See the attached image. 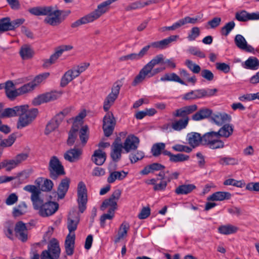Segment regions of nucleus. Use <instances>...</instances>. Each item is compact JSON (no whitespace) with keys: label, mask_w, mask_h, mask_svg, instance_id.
I'll return each instance as SVG.
<instances>
[{"label":"nucleus","mask_w":259,"mask_h":259,"mask_svg":"<svg viewBox=\"0 0 259 259\" xmlns=\"http://www.w3.org/2000/svg\"><path fill=\"white\" fill-rule=\"evenodd\" d=\"M114 216V208H109L108 213L103 214L100 218L101 226L103 228L105 226L106 220H112Z\"/></svg>","instance_id":"nucleus-54"},{"label":"nucleus","mask_w":259,"mask_h":259,"mask_svg":"<svg viewBox=\"0 0 259 259\" xmlns=\"http://www.w3.org/2000/svg\"><path fill=\"white\" fill-rule=\"evenodd\" d=\"M236 46L241 50L247 52H253L254 48L248 45L245 38L241 34H237L234 39Z\"/></svg>","instance_id":"nucleus-24"},{"label":"nucleus","mask_w":259,"mask_h":259,"mask_svg":"<svg viewBox=\"0 0 259 259\" xmlns=\"http://www.w3.org/2000/svg\"><path fill=\"white\" fill-rule=\"evenodd\" d=\"M163 55L162 54H159L155 56L150 62L146 64L144 67L150 72H151L154 67L161 63L163 61Z\"/></svg>","instance_id":"nucleus-43"},{"label":"nucleus","mask_w":259,"mask_h":259,"mask_svg":"<svg viewBox=\"0 0 259 259\" xmlns=\"http://www.w3.org/2000/svg\"><path fill=\"white\" fill-rule=\"evenodd\" d=\"M200 35V30L198 27H194L190 30L188 35V39L190 41L194 40Z\"/></svg>","instance_id":"nucleus-62"},{"label":"nucleus","mask_w":259,"mask_h":259,"mask_svg":"<svg viewBox=\"0 0 259 259\" xmlns=\"http://www.w3.org/2000/svg\"><path fill=\"white\" fill-rule=\"evenodd\" d=\"M77 127L75 128L72 127L69 134V136L67 140L68 145H72L73 144L77 136Z\"/></svg>","instance_id":"nucleus-61"},{"label":"nucleus","mask_w":259,"mask_h":259,"mask_svg":"<svg viewBox=\"0 0 259 259\" xmlns=\"http://www.w3.org/2000/svg\"><path fill=\"white\" fill-rule=\"evenodd\" d=\"M23 189L31 193L30 199L32 203V205H35L36 206L37 203L39 202V199L40 198V191L38 187L34 185H28L25 186Z\"/></svg>","instance_id":"nucleus-23"},{"label":"nucleus","mask_w":259,"mask_h":259,"mask_svg":"<svg viewBox=\"0 0 259 259\" xmlns=\"http://www.w3.org/2000/svg\"><path fill=\"white\" fill-rule=\"evenodd\" d=\"M185 64L194 73H199L201 71L200 67L190 60H186Z\"/></svg>","instance_id":"nucleus-53"},{"label":"nucleus","mask_w":259,"mask_h":259,"mask_svg":"<svg viewBox=\"0 0 259 259\" xmlns=\"http://www.w3.org/2000/svg\"><path fill=\"white\" fill-rule=\"evenodd\" d=\"M69 179L66 178L63 179L58 186L57 193L56 192L53 193L54 196L56 197L57 194L58 200L64 198L69 189Z\"/></svg>","instance_id":"nucleus-22"},{"label":"nucleus","mask_w":259,"mask_h":259,"mask_svg":"<svg viewBox=\"0 0 259 259\" xmlns=\"http://www.w3.org/2000/svg\"><path fill=\"white\" fill-rule=\"evenodd\" d=\"M61 94L57 92H51L41 94L35 98L32 101L34 105H39L42 103L54 101L58 99Z\"/></svg>","instance_id":"nucleus-13"},{"label":"nucleus","mask_w":259,"mask_h":259,"mask_svg":"<svg viewBox=\"0 0 259 259\" xmlns=\"http://www.w3.org/2000/svg\"><path fill=\"white\" fill-rule=\"evenodd\" d=\"M75 235L74 233H69L65 241V248L66 254L71 255L74 252Z\"/></svg>","instance_id":"nucleus-30"},{"label":"nucleus","mask_w":259,"mask_h":259,"mask_svg":"<svg viewBox=\"0 0 259 259\" xmlns=\"http://www.w3.org/2000/svg\"><path fill=\"white\" fill-rule=\"evenodd\" d=\"M149 73H150V72L144 66L135 77L132 82V85L136 86L141 83L146 77H149Z\"/></svg>","instance_id":"nucleus-37"},{"label":"nucleus","mask_w":259,"mask_h":259,"mask_svg":"<svg viewBox=\"0 0 259 259\" xmlns=\"http://www.w3.org/2000/svg\"><path fill=\"white\" fill-rule=\"evenodd\" d=\"M79 222V219L77 217H73L70 215L67 220V228L69 233H74L73 232L77 229V224Z\"/></svg>","instance_id":"nucleus-45"},{"label":"nucleus","mask_w":259,"mask_h":259,"mask_svg":"<svg viewBox=\"0 0 259 259\" xmlns=\"http://www.w3.org/2000/svg\"><path fill=\"white\" fill-rule=\"evenodd\" d=\"M231 195L229 192L219 191L213 193L207 198L209 201H223L229 199Z\"/></svg>","instance_id":"nucleus-35"},{"label":"nucleus","mask_w":259,"mask_h":259,"mask_svg":"<svg viewBox=\"0 0 259 259\" xmlns=\"http://www.w3.org/2000/svg\"><path fill=\"white\" fill-rule=\"evenodd\" d=\"M45 250L48 251V252L51 255H54L55 257L59 258L61 249L58 241L55 238L52 239L48 244V249Z\"/></svg>","instance_id":"nucleus-32"},{"label":"nucleus","mask_w":259,"mask_h":259,"mask_svg":"<svg viewBox=\"0 0 259 259\" xmlns=\"http://www.w3.org/2000/svg\"><path fill=\"white\" fill-rule=\"evenodd\" d=\"M202 17L203 15H202L201 16H198L194 18H191L190 17L187 16L183 19L179 20V23L180 24V27L187 23L195 24L198 21H201L200 20L202 19Z\"/></svg>","instance_id":"nucleus-47"},{"label":"nucleus","mask_w":259,"mask_h":259,"mask_svg":"<svg viewBox=\"0 0 259 259\" xmlns=\"http://www.w3.org/2000/svg\"><path fill=\"white\" fill-rule=\"evenodd\" d=\"M113 3V0H107L98 5L96 9L88 14L92 21L93 22L107 12L109 10L110 5Z\"/></svg>","instance_id":"nucleus-11"},{"label":"nucleus","mask_w":259,"mask_h":259,"mask_svg":"<svg viewBox=\"0 0 259 259\" xmlns=\"http://www.w3.org/2000/svg\"><path fill=\"white\" fill-rule=\"evenodd\" d=\"M11 19L9 17H5L0 19V33L12 30Z\"/></svg>","instance_id":"nucleus-46"},{"label":"nucleus","mask_w":259,"mask_h":259,"mask_svg":"<svg viewBox=\"0 0 259 259\" xmlns=\"http://www.w3.org/2000/svg\"><path fill=\"white\" fill-rule=\"evenodd\" d=\"M82 154L80 149L73 148L66 151L64 155V159L70 162L77 161L80 159Z\"/></svg>","instance_id":"nucleus-28"},{"label":"nucleus","mask_w":259,"mask_h":259,"mask_svg":"<svg viewBox=\"0 0 259 259\" xmlns=\"http://www.w3.org/2000/svg\"><path fill=\"white\" fill-rule=\"evenodd\" d=\"M219 163L222 165H236L238 163V160L233 157H224L220 158Z\"/></svg>","instance_id":"nucleus-55"},{"label":"nucleus","mask_w":259,"mask_h":259,"mask_svg":"<svg viewBox=\"0 0 259 259\" xmlns=\"http://www.w3.org/2000/svg\"><path fill=\"white\" fill-rule=\"evenodd\" d=\"M202 136L196 132H191L187 135L188 143L193 148L198 146L200 144H202Z\"/></svg>","instance_id":"nucleus-29"},{"label":"nucleus","mask_w":259,"mask_h":259,"mask_svg":"<svg viewBox=\"0 0 259 259\" xmlns=\"http://www.w3.org/2000/svg\"><path fill=\"white\" fill-rule=\"evenodd\" d=\"M235 24L234 21H230L226 24V25L222 27L221 32L223 35L227 36L232 29H234Z\"/></svg>","instance_id":"nucleus-60"},{"label":"nucleus","mask_w":259,"mask_h":259,"mask_svg":"<svg viewBox=\"0 0 259 259\" xmlns=\"http://www.w3.org/2000/svg\"><path fill=\"white\" fill-rule=\"evenodd\" d=\"M28 108L27 105L17 106L13 108L5 109L1 115V117H10L19 115L24 112Z\"/></svg>","instance_id":"nucleus-19"},{"label":"nucleus","mask_w":259,"mask_h":259,"mask_svg":"<svg viewBox=\"0 0 259 259\" xmlns=\"http://www.w3.org/2000/svg\"><path fill=\"white\" fill-rule=\"evenodd\" d=\"M29 12L35 16H45L44 22L52 26L58 25L64 20L61 17L62 11L51 6L34 7L30 9Z\"/></svg>","instance_id":"nucleus-1"},{"label":"nucleus","mask_w":259,"mask_h":259,"mask_svg":"<svg viewBox=\"0 0 259 259\" xmlns=\"http://www.w3.org/2000/svg\"><path fill=\"white\" fill-rule=\"evenodd\" d=\"M130 226L128 223L123 222L121 224L119 229L117 236L114 239L115 243H118L120 240L126 237Z\"/></svg>","instance_id":"nucleus-36"},{"label":"nucleus","mask_w":259,"mask_h":259,"mask_svg":"<svg viewBox=\"0 0 259 259\" xmlns=\"http://www.w3.org/2000/svg\"><path fill=\"white\" fill-rule=\"evenodd\" d=\"M63 115L58 114L47 124L46 128V134H49L57 128L62 121Z\"/></svg>","instance_id":"nucleus-31"},{"label":"nucleus","mask_w":259,"mask_h":259,"mask_svg":"<svg viewBox=\"0 0 259 259\" xmlns=\"http://www.w3.org/2000/svg\"><path fill=\"white\" fill-rule=\"evenodd\" d=\"M89 65L90 64L89 63H83L68 70L61 78V86L62 87H65L69 82L78 76L81 73L84 71Z\"/></svg>","instance_id":"nucleus-4"},{"label":"nucleus","mask_w":259,"mask_h":259,"mask_svg":"<svg viewBox=\"0 0 259 259\" xmlns=\"http://www.w3.org/2000/svg\"><path fill=\"white\" fill-rule=\"evenodd\" d=\"M245 65L247 69L256 70L259 67V61L255 57H250L245 62Z\"/></svg>","instance_id":"nucleus-48"},{"label":"nucleus","mask_w":259,"mask_h":259,"mask_svg":"<svg viewBox=\"0 0 259 259\" xmlns=\"http://www.w3.org/2000/svg\"><path fill=\"white\" fill-rule=\"evenodd\" d=\"M234 131V126L231 124H225L220 128L218 133L220 137L228 138Z\"/></svg>","instance_id":"nucleus-39"},{"label":"nucleus","mask_w":259,"mask_h":259,"mask_svg":"<svg viewBox=\"0 0 259 259\" xmlns=\"http://www.w3.org/2000/svg\"><path fill=\"white\" fill-rule=\"evenodd\" d=\"M144 157V153L141 151H138L136 153H132L129 156L131 163H134L142 159Z\"/></svg>","instance_id":"nucleus-58"},{"label":"nucleus","mask_w":259,"mask_h":259,"mask_svg":"<svg viewBox=\"0 0 259 259\" xmlns=\"http://www.w3.org/2000/svg\"><path fill=\"white\" fill-rule=\"evenodd\" d=\"M111 157L112 159L115 161H118L121 157L122 150L123 149V145L119 137L115 139L111 147Z\"/></svg>","instance_id":"nucleus-16"},{"label":"nucleus","mask_w":259,"mask_h":259,"mask_svg":"<svg viewBox=\"0 0 259 259\" xmlns=\"http://www.w3.org/2000/svg\"><path fill=\"white\" fill-rule=\"evenodd\" d=\"M35 89L34 86L31 82L26 83L21 87L18 88L20 95H23L33 91Z\"/></svg>","instance_id":"nucleus-59"},{"label":"nucleus","mask_w":259,"mask_h":259,"mask_svg":"<svg viewBox=\"0 0 259 259\" xmlns=\"http://www.w3.org/2000/svg\"><path fill=\"white\" fill-rule=\"evenodd\" d=\"M121 194V192L119 189L115 190L108 199L103 201L101 209L104 210L107 207L110 206V208H114V211H115L116 208L117 201L119 199Z\"/></svg>","instance_id":"nucleus-15"},{"label":"nucleus","mask_w":259,"mask_h":259,"mask_svg":"<svg viewBox=\"0 0 259 259\" xmlns=\"http://www.w3.org/2000/svg\"><path fill=\"white\" fill-rule=\"evenodd\" d=\"M216 89H202L191 91L184 95L183 99L185 100H195L198 99L210 97L215 94Z\"/></svg>","instance_id":"nucleus-6"},{"label":"nucleus","mask_w":259,"mask_h":259,"mask_svg":"<svg viewBox=\"0 0 259 259\" xmlns=\"http://www.w3.org/2000/svg\"><path fill=\"white\" fill-rule=\"evenodd\" d=\"M77 196L79 210L81 213H83L86 209L88 198L86 186L82 182H80L78 184Z\"/></svg>","instance_id":"nucleus-10"},{"label":"nucleus","mask_w":259,"mask_h":259,"mask_svg":"<svg viewBox=\"0 0 259 259\" xmlns=\"http://www.w3.org/2000/svg\"><path fill=\"white\" fill-rule=\"evenodd\" d=\"M16 139V137L14 134L10 135L7 139L2 140L1 146L10 147L12 146Z\"/></svg>","instance_id":"nucleus-64"},{"label":"nucleus","mask_w":259,"mask_h":259,"mask_svg":"<svg viewBox=\"0 0 259 259\" xmlns=\"http://www.w3.org/2000/svg\"><path fill=\"white\" fill-rule=\"evenodd\" d=\"M92 22V21L91 19H90L89 15L88 14L85 16L81 18L80 19L77 20V21H75L73 23H72L71 26L72 28H76L81 25L85 24Z\"/></svg>","instance_id":"nucleus-56"},{"label":"nucleus","mask_w":259,"mask_h":259,"mask_svg":"<svg viewBox=\"0 0 259 259\" xmlns=\"http://www.w3.org/2000/svg\"><path fill=\"white\" fill-rule=\"evenodd\" d=\"M33 207L35 210L38 211L39 215L47 217L53 215L57 211L59 208V204L52 201L44 203L43 199L40 198L36 206L33 205Z\"/></svg>","instance_id":"nucleus-3"},{"label":"nucleus","mask_w":259,"mask_h":259,"mask_svg":"<svg viewBox=\"0 0 259 259\" xmlns=\"http://www.w3.org/2000/svg\"><path fill=\"white\" fill-rule=\"evenodd\" d=\"M150 48V45L143 47L138 53H131L127 55L121 56L119 60L120 61H138L141 59L147 54Z\"/></svg>","instance_id":"nucleus-18"},{"label":"nucleus","mask_w":259,"mask_h":259,"mask_svg":"<svg viewBox=\"0 0 259 259\" xmlns=\"http://www.w3.org/2000/svg\"><path fill=\"white\" fill-rule=\"evenodd\" d=\"M238 230V227L232 225H222L219 227V232L224 235L235 233Z\"/></svg>","instance_id":"nucleus-44"},{"label":"nucleus","mask_w":259,"mask_h":259,"mask_svg":"<svg viewBox=\"0 0 259 259\" xmlns=\"http://www.w3.org/2000/svg\"><path fill=\"white\" fill-rule=\"evenodd\" d=\"M17 166L14 159L5 160L0 163V168H5L6 170L8 171H11L12 169Z\"/></svg>","instance_id":"nucleus-49"},{"label":"nucleus","mask_w":259,"mask_h":259,"mask_svg":"<svg viewBox=\"0 0 259 259\" xmlns=\"http://www.w3.org/2000/svg\"><path fill=\"white\" fill-rule=\"evenodd\" d=\"M15 232L17 237L22 241L25 242L27 240V230L22 222L20 221L16 224Z\"/></svg>","instance_id":"nucleus-25"},{"label":"nucleus","mask_w":259,"mask_h":259,"mask_svg":"<svg viewBox=\"0 0 259 259\" xmlns=\"http://www.w3.org/2000/svg\"><path fill=\"white\" fill-rule=\"evenodd\" d=\"M116 121L112 113L107 112L103 118V129L106 137H109L113 133Z\"/></svg>","instance_id":"nucleus-12"},{"label":"nucleus","mask_w":259,"mask_h":259,"mask_svg":"<svg viewBox=\"0 0 259 259\" xmlns=\"http://www.w3.org/2000/svg\"><path fill=\"white\" fill-rule=\"evenodd\" d=\"M106 155L105 152L100 149L94 151L92 156V160L97 165H102L105 161Z\"/></svg>","instance_id":"nucleus-34"},{"label":"nucleus","mask_w":259,"mask_h":259,"mask_svg":"<svg viewBox=\"0 0 259 259\" xmlns=\"http://www.w3.org/2000/svg\"><path fill=\"white\" fill-rule=\"evenodd\" d=\"M189 158L190 157L189 155L182 153H178L177 154H174L172 157L171 158L170 161L175 163L184 162L188 160Z\"/></svg>","instance_id":"nucleus-57"},{"label":"nucleus","mask_w":259,"mask_h":259,"mask_svg":"<svg viewBox=\"0 0 259 259\" xmlns=\"http://www.w3.org/2000/svg\"><path fill=\"white\" fill-rule=\"evenodd\" d=\"M211 120L218 125H222L231 120V116L224 112H218L211 116Z\"/></svg>","instance_id":"nucleus-21"},{"label":"nucleus","mask_w":259,"mask_h":259,"mask_svg":"<svg viewBox=\"0 0 259 259\" xmlns=\"http://www.w3.org/2000/svg\"><path fill=\"white\" fill-rule=\"evenodd\" d=\"M50 75L49 72H45L37 75L31 81L35 88L43 82Z\"/></svg>","instance_id":"nucleus-50"},{"label":"nucleus","mask_w":259,"mask_h":259,"mask_svg":"<svg viewBox=\"0 0 259 259\" xmlns=\"http://www.w3.org/2000/svg\"><path fill=\"white\" fill-rule=\"evenodd\" d=\"M19 53L22 59L27 60L33 57L34 51L29 45H24L21 47Z\"/></svg>","instance_id":"nucleus-38"},{"label":"nucleus","mask_w":259,"mask_h":259,"mask_svg":"<svg viewBox=\"0 0 259 259\" xmlns=\"http://www.w3.org/2000/svg\"><path fill=\"white\" fill-rule=\"evenodd\" d=\"M165 147V145L163 143H158L154 144L151 148V152L153 155L154 156H159Z\"/></svg>","instance_id":"nucleus-51"},{"label":"nucleus","mask_w":259,"mask_h":259,"mask_svg":"<svg viewBox=\"0 0 259 259\" xmlns=\"http://www.w3.org/2000/svg\"><path fill=\"white\" fill-rule=\"evenodd\" d=\"M139 139L134 135L128 136L126 138L123 147L126 153H128L131 151L136 150L139 145Z\"/></svg>","instance_id":"nucleus-20"},{"label":"nucleus","mask_w":259,"mask_h":259,"mask_svg":"<svg viewBox=\"0 0 259 259\" xmlns=\"http://www.w3.org/2000/svg\"><path fill=\"white\" fill-rule=\"evenodd\" d=\"M212 114V110L207 108H203L192 116V119L194 121H200L209 117Z\"/></svg>","instance_id":"nucleus-33"},{"label":"nucleus","mask_w":259,"mask_h":259,"mask_svg":"<svg viewBox=\"0 0 259 259\" xmlns=\"http://www.w3.org/2000/svg\"><path fill=\"white\" fill-rule=\"evenodd\" d=\"M89 128L87 125L83 126L79 132V138L81 143L84 145L89 139Z\"/></svg>","instance_id":"nucleus-52"},{"label":"nucleus","mask_w":259,"mask_h":259,"mask_svg":"<svg viewBox=\"0 0 259 259\" xmlns=\"http://www.w3.org/2000/svg\"><path fill=\"white\" fill-rule=\"evenodd\" d=\"M196 188L193 184L182 185L175 190V193L178 195H186L191 193Z\"/></svg>","instance_id":"nucleus-40"},{"label":"nucleus","mask_w":259,"mask_h":259,"mask_svg":"<svg viewBox=\"0 0 259 259\" xmlns=\"http://www.w3.org/2000/svg\"><path fill=\"white\" fill-rule=\"evenodd\" d=\"M202 138V144L207 145L210 149L223 148L224 147V143L220 139L218 132L206 133L203 135Z\"/></svg>","instance_id":"nucleus-5"},{"label":"nucleus","mask_w":259,"mask_h":259,"mask_svg":"<svg viewBox=\"0 0 259 259\" xmlns=\"http://www.w3.org/2000/svg\"><path fill=\"white\" fill-rule=\"evenodd\" d=\"M72 48V46L70 45L60 46L57 49L55 53L52 55L49 59L44 61V66L45 67H48L51 64H54L64 51L70 50Z\"/></svg>","instance_id":"nucleus-17"},{"label":"nucleus","mask_w":259,"mask_h":259,"mask_svg":"<svg viewBox=\"0 0 259 259\" xmlns=\"http://www.w3.org/2000/svg\"><path fill=\"white\" fill-rule=\"evenodd\" d=\"M198 107L195 104L186 106L176 110L172 113L174 117H182L180 119H175L171 123L172 128L176 131H181L187 126L189 117L188 115L193 113L197 110Z\"/></svg>","instance_id":"nucleus-2"},{"label":"nucleus","mask_w":259,"mask_h":259,"mask_svg":"<svg viewBox=\"0 0 259 259\" xmlns=\"http://www.w3.org/2000/svg\"><path fill=\"white\" fill-rule=\"evenodd\" d=\"M121 87L120 82H116L113 85L111 92L107 96L104 102L103 109L105 111H108L111 106L117 98Z\"/></svg>","instance_id":"nucleus-9"},{"label":"nucleus","mask_w":259,"mask_h":259,"mask_svg":"<svg viewBox=\"0 0 259 259\" xmlns=\"http://www.w3.org/2000/svg\"><path fill=\"white\" fill-rule=\"evenodd\" d=\"M116 165L114 163H110L108 167L109 175L107 178V181L109 184L113 183L116 180L121 181L124 179L127 175V172L123 170L115 171Z\"/></svg>","instance_id":"nucleus-14"},{"label":"nucleus","mask_w":259,"mask_h":259,"mask_svg":"<svg viewBox=\"0 0 259 259\" xmlns=\"http://www.w3.org/2000/svg\"><path fill=\"white\" fill-rule=\"evenodd\" d=\"M38 113L36 108L28 110V108L19 115V118L17 124L18 129H21L28 126L35 118Z\"/></svg>","instance_id":"nucleus-7"},{"label":"nucleus","mask_w":259,"mask_h":259,"mask_svg":"<svg viewBox=\"0 0 259 259\" xmlns=\"http://www.w3.org/2000/svg\"><path fill=\"white\" fill-rule=\"evenodd\" d=\"M27 205L25 202H20L13 209L12 214L14 217H18L27 212Z\"/></svg>","instance_id":"nucleus-42"},{"label":"nucleus","mask_w":259,"mask_h":259,"mask_svg":"<svg viewBox=\"0 0 259 259\" xmlns=\"http://www.w3.org/2000/svg\"><path fill=\"white\" fill-rule=\"evenodd\" d=\"M161 81H175L183 85H186L180 77L175 73H166L160 78Z\"/></svg>","instance_id":"nucleus-41"},{"label":"nucleus","mask_w":259,"mask_h":259,"mask_svg":"<svg viewBox=\"0 0 259 259\" xmlns=\"http://www.w3.org/2000/svg\"><path fill=\"white\" fill-rule=\"evenodd\" d=\"M178 37V35H171L161 40L152 42L149 45L150 47H152L159 50H163L167 48L171 42L176 41Z\"/></svg>","instance_id":"nucleus-26"},{"label":"nucleus","mask_w":259,"mask_h":259,"mask_svg":"<svg viewBox=\"0 0 259 259\" xmlns=\"http://www.w3.org/2000/svg\"><path fill=\"white\" fill-rule=\"evenodd\" d=\"M48 169L51 178L54 180L57 179L59 176L65 174L63 165L56 156L51 158Z\"/></svg>","instance_id":"nucleus-8"},{"label":"nucleus","mask_w":259,"mask_h":259,"mask_svg":"<svg viewBox=\"0 0 259 259\" xmlns=\"http://www.w3.org/2000/svg\"><path fill=\"white\" fill-rule=\"evenodd\" d=\"M36 185L38 187L39 190L44 192L50 191L53 187V182L49 179H45L39 177L35 181Z\"/></svg>","instance_id":"nucleus-27"},{"label":"nucleus","mask_w":259,"mask_h":259,"mask_svg":"<svg viewBox=\"0 0 259 259\" xmlns=\"http://www.w3.org/2000/svg\"><path fill=\"white\" fill-rule=\"evenodd\" d=\"M235 18L240 22L248 21V12L245 10H242L236 13Z\"/></svg>","instance_id":"nucleus-63"}]
</instances>
